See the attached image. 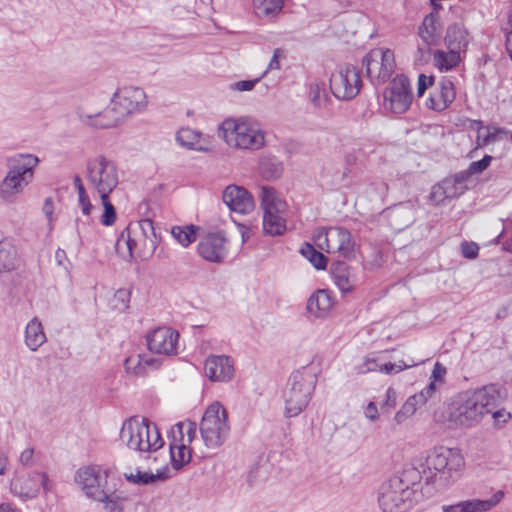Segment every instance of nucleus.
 Here are the masks:
<instances>
[{
	"instance_id": "aec40b11",
	"label": "nucleus",
	"mask_w": 512,
	"mask_h": 512,
	"mask_svg": "<svg viewBox=\"0 0 512 512\" xmlns=\"http://www.w3.org/2000/svg\"><path fill=\"white\" fill-rule=\"evenodd\" d=\"M204 372L210 381L228 382L234 376V360L227 355H210L205 360Z\"/></svg>"
},
{
	"instance_id": "e433bc0d",
	"label": "nucleus",
	"mask_w": 512,
	"mask_h": 512,
	"mask_svg": "<svg viewBox=\"0 0 512 512\" xmlns=\"http://www.w3.org/2000/svg\"><path fill=\"white\" fill-rule=\"evenodd\" d=\"M454 190V183L451 180H444L432 187L430 192V199L435 205L441 204L446 198L454 197L456 193Z\"/></svg>"
},
{
	"instance_id": "0e129e2a",
	"label": "nucleus",
	"mask_w": 512,
	"mask_h": 512,
	"mask_svg": "<svg viewBox=\"0 0 512 512\" xmlns=\"http://www.w3.org/2000/svg\"><path fill=\"white\" fill-rule=\"evenodd\" d=\"M33 455H34V450L32 448L25 449L20 454L19 460H20L21 464L24 465V466L32 465V463H33Z\"/></svg>"
},
{
	"instance_id": "13d9d810",
	"label": "nucleus",
	"mask_w": 512,
	"mask_h": 512,
	"mask_svg": "<svg viewBox=\"0 0 512 512\" xmlns=\"http://www.w3.org/2000/svg\"><path fill=\"white\" fill-rule=\"evenodd\" d=\"M445 374L446 368L439 362H436L432 370L430 382H434L435 384H437V382H443Z\"/></svg>"
},
{
	"instance_id": "72a5a7b5",
	"label": "nucleus",
	"mask_w": 512,
	"mask_h": 512,
	"mask_svg": "<svg viewBox=\"0 0 512 512\" xmlns=\"http://www.w3.org/2000/svg\"><path fill=\"white\" fill-rule=\"evenodd\" d=\"M167 478V468L158 470L157 473L138 471L136 474L131 473L130 475H126L128 481L138 485L156 484L157 482L165 481Z\"/></svg>"
},
{
	"instance_id": "6e6d98bb",
	"label": "nucleus",
	"mask_w": 512,
	"mask_h": 512,
	"mask_svg": "<svg viewBox=\"0 0 512 512\" xmlns=\"http://www.w3.org/2000/svg\"><path fill=\"white\" fill-rule=\"evenodd\" d=\"M479 246L474 242H463L461 244L462 255L467 259H474L477 257Z\"/></svg>"
},
{
	"instance_id": "774afa93",
	"label": "nucleus",
	"mask_w": 512,
	"mask_h": 512,
	"mask_svg": "<svg viewBox=\"0 0 512 512\" xmlns=\"http://www.w3.org/2000/svg\"><path fill=\"white\" fill-rule=\"evenodd\" d=\"M442 511L443 512H464L463 501H460V502L452 504V505H443Z\"/></svg>"
},
{
	"instance_id": "79ce46f5",
	"label": "nucleus",
	"mask_w": 512,
	"mask_h": 512,
	"mask_svg": "<svg viewBox=\"0 0 512 512\" xmlns=\"http://www.w3.org/2000/svg\"><path fill=\"white\" fill-rule=\"evenodd\" d=\"M437 391V384L429 382V384L423 388L419 393L410 396L407 400L413 404L417 410L418 407L423 406L429 399H432Z\"/></svg>"
},
{
	"instance_id": "9b49d317",
	"label": "nucleus",
	"mask_w": 512,
	"mask_h": 512,
	"mask_svg": "<svg viewBox=\"0 0 512 512\" xmlns=\"http://www.w3.org/2000/svg\"><path fill=\"white\" fill-rule=\"evenodd\" d=\"M230 431L228 414L219 402L209 405L200 423V433L203 442L208 448H218L227 439Z\"/></svg>"
},
{
	"instance_id": "e2e57ef3",
	"label": "nucleus",
	"mask_w": 512,
	"mask_h": 512,
	"mask_svg": "<svg viewBox=\"0 0 512 512\" xmlns=\"http://www.w3.org/2000/svg\"><path fill=\"white\" fill-rule=\"evenodd\" d=\"M365 417L374 422L378 419V408L374 402H369L364 411Z\"/></svg>"
},
{
	"instance_id": "a19ab883",
	"label": "nucleus",
	"mask_w": 512,
	"mask_h": 512,
	"mask_svg": "<svg viewBox=\"0 0 512 512\" xmlns=\"http://www.w3.org/2000/svg\"><path fill=\"white\" fill-rule=\"evenodd\" d=\"M300 253L318 270L325 269L327 258L310 243H304Z\"/></svg>"
},
{
	"instance_id": "de8ad7c7",
	"label": "nucleus",
	"mask_w": 512,
	"mask_h": 512,
	"mask_svg": "<svg viewBox=\"0 0 512 512\" xmlns=\"http://www.w3.org/2000/svg\"><path fill=\"white\" fill-rule=\"evenodd\" d=\"M130 292L126 289H119L115 292L111 301L112 307L120 312L129 307Z\"/></svg>"
},
{
	"instance_id": "9d476101",
	"label": "nucleus",
	"mask_w": 512,
	"mask_h": 512,
	"mask_svg": "<svg viewBox=\"0 0 512 512\" xmlns=\"http://www.w3.org/2000/svg\"><path fill=\"white\" fill-rule=\"evenodd\" d=\"M315 387L313 377L303 371H295L283 391L285 416L295 417L308 405Z\"/></svg>"
},
{
	"instance_id": "ddd939ff",
	"label": "nucleus",
	"mask_w": 512,
	"mask_h": 512,
	"mask_svg": "<svg viewBox=\"0 0 512 512\" xmlns=\"http://www.w3.org/2000/svg\"><path fill=\"white\" fill-rule=\"evenodd\" d=\"M86 178L98 195L111 194L119 184L116 164L104 155L87 160Z\"/></svg>"
},
{
	"instance_id": "6e6552de",
	"label": "nucleus",
	"mask_w": 512,
	"mask_h": 512,
	"mask_svg": "<svg viewBox=\"0 0 512 512\" xmlns=\"http://www.w3.org/2000/svg\"><path fill=\"white\" fill-rule=\"evenodd\" d=\"M107 472L99 466L80 468L75 475L76 483L88 498L104 503L106 507L116 505L122 497L107 486Z\"/></svg>"
},
{
	"instance_id": "69168bd1",
	"label": "nucleus",
	"mask_w": 512,
	"mask_h": 512,
	"mask_svg": "<svg viewBox=\"0 0 512 512\" xmlns=\"http://www.w3.org/2000/svg\"><path fill=\"white\" fill-rule=\"evenodd\" d=\"M43 213L46 215V217L51 220L53 212H54V204L51 197H48L45 199L43 204Z\"/></svg>"
},
{
	"instance_id": "6ab92c4d",
	"label": "nucleus",
	"mask_w": 512,
	"mask_h": 512,
	"mask_svg": "<svg viewBox=\"0 0 512 512\" xmlns=\"http://www.w3.org/2000/svg\"><path fill=\"white\" fill-rule=\"evenodd\" d=\"M179 334L168 327H159L147 335L148 349L156 354L172 355L176 352Z\"/></svg>"
},
{
	"instance_id": "603ef678",
	"label": "nucleus",
	"mask_w": 512,
	"mask_h": 512,
	"mask_svg": "<svg viewBox=\"0 0 512 512\" xmlns=\"http://www.w3.org/2000/svg\"><path fill=\"white\" fill-rule=\"evenodd\" d=\"M416 412V409L414 408L413 404L406 400V402L402 405L401 409L397 411L395 414V421L397 423L403 422L408 417L412 416Z\"/></svg>"
},
{
	"instance_id": "4be33fe9",
	"label": "nucleus",
	"mask_w": 512,
	"mask_h": 512,
	"mask_svg": "<svg viewBox=\"0 0 512 512\" xmlns=\"http://www.w3.org/2000/svg\"><path fill=\"white\" fill-rule=\"evenodd\" d=\"M455 97L456 90L453 82L448 78H442L430 92L426 106L431 110L441 112L451 105Z\"/></svg>"
},
{
	"instance_id": "49530a36",
	"label": "nucleus",
	"mask_w": 512,
	"mask_h": 512,
	"mask_svg": "<svg viewBox=\"0 0 512 512\" xmlns=\"http://www.w3.org/2000/svg\"><path fill=\"white\" fill-rule=\"evenodd\" d=\"M309 97L316 108L324 107L328 100V95L324 86L317 83L310 85Z\"/></svg>"
},
{
	"instance_id": "3c124183",
	"label": "nucleus",
	"mask_w": 512,
	"mask_h": 512,
	"mask_svg": "<svg viewBox=\"0 0 512 512\" xmlns=\"http://www.w3.org/2000/svg\"><path fill=\"white\" fill-rule=\"evenodd\" d=\"M492 159V156L485 155L481 160L471 162L466 171V174L474 175L482 173L490 165Z\"/></svg>"
},
{
	"instance_id": "7c9ffc66",
	"label": "nucleus",
	"mask_w": 512,
	"mask_h": 512,
	"mask_svg": "<svg viewBox=\"0 0 512 512\" xmlns=\"http://www.w3.org/2000/svg\"><path fill=\"white\" fill-rule=\"evenodd\" d=\"M331 272L335 284L343 293L352 291L354 283L350 279L349 267L344 261L337 260L333 262Z\"/></svg>"
},
{
	"instance_id": "4468645a",
	"label": "nucleus",
	"mask_w": 512,
	"mask_h": 512,
	"mask_svg": "<svg viewBox=\"0 0 512 512\" xmlns=\"http://www.w3.org/2000/svg\"><path fill=\"white\" fill-rule=\"evenodd\" d=\"M316 246L330 254L337 253L339 257L351 260L355 257V242L351 233L343 227L319 228L315 231Z\"/></svg>"
},
{
	"instance_id": "338daca9",
	"label": "nucleus",
	"mask_w": 512,
	"mask_h": 512,
	"mask_svg": "<svg viewBox=\"0 0 512 512\" xmlns=\"http://www.w3.org/2000/svg\"><path fill=\"white\" fill-rule=\"evenodd\" d=\"M396 391L393 388H388L386 391V400L384 405L389 406L390 408L395 407L396 405Z\"/></svg>"
},
{
	"instance_id": "680f3d73",
	"label": "nucleus",
	"mask_w": 512,
	"mask_h": 512,
	"mask_svg": "<svg viewBox=\"0 0 512 512\" xmlns=\"http://www.w3.org/2000/svg\"><path fill=\"white\" fill-rule=\"evenodd\" d=\"M381 364H378V362L375 359H366V361L359 367V371L361 373H367L371 371H380Z\"/></svg>"
},
{
	"instance_id": "c756f323",
	"label": "nucleus",
	"mask_w": 512,
	"mask_h": 512,
	"mask_svg": "<svg viewBox=\"0 0 512 512\" xmlns=\"http://www.w3.org/2000/svg\"><path fill=\"white\" fill-rule=\"evenodd\" d=\"M504 492L498 490L488 499H471L463 501L464 512H487L497 506L503 499Z\"/></svg>"
},
{
	"instance_id": "09e8293b",
	"label": "nucleus",
	"mask_w": 512,
	"mask_h": 512,
	"mask_svg": "<svg viewBox=\"0 0 512 512\" xmlns=\"http://www.w3.org/2000/svg\"><path fill=\"white\" fill-rule=\"evenodd\" d=\"M391 216L393 219H396L400 216H405V220L399 224V226L406 227L410 223H412L414 214L409 205L399 204L394 206L391 211Z\"/></svg>"
},
{
	"instance_id": "423d86ee",
	"label": "nucleus",
	"mask_w": 512,
	"mask_h": 512,
	"mask_svg": "<svg viewBox=\"0 0 512 512\" xmlns=\"http://www.w3.org/2000/svg\"><path fill=\"white\" fill-rule=\"evenodd\" d=\"M120 440L129 449L146 453L147 457L155 455L153 457L155 461L158 458V451L164 445L157 426L147 419L130 418L126 420L120 431Z\"/></svg>"
},
{
	"instance_id": "2eb2a0df",
	"label": "nucleus",
	"mask_w": 512,
	"mask_h": 512,
	"mask_svg": "<svg viewBox=\"0 0 512 512\" xmlns=\"http://www.w3.org/2000/svg\"><path fill=\"white\" fill-rule=\"evenodd\" d=\"M367 78L372 84L378 85L386 82L394 72L395 57L390 49H372L363 59Z\"/></svg>"
},
{
	"instance_id": "7ed1b4c3",
	"label": "nucleus",
	"mask_w": 512,
	"mask_h": 512,
	"mask_svg": "<svg viewBox=\"0 0 512 512\" xmlns=\"http://www.w3.org/2000/svg\"><path fill=\"white\" fill-rule=\"evenodd\" d=\"M420 480L415 468L404 470L401 476H393L380 487L378 503L384 512H406L414 504V486Z\"/></svg>"
},
{
	"instance_id": "a211bd4d",
	"label": "nucleus",
	"mask_w": 512,
	"mask_h": 512,
	"mask_svg": "<svg viewBox=\"0 0 512 512\" xmlns=\"http://www.w3.org/2000/svg\"><path fill=\"white\" fill-rule=\"evenodd\" d=\"M197 252L207 262H223L229 252L228 240L224 232H211L203 236L198 242Z\"/></svg>"
},
{
	"instance_id": "1a4fd4ad",
	"label": "nucleus",
	"mask_w": 512,
	"mask_h": 512,
	"mask_svg": "<svg viewBox=\"0 0 512 512\" xmlns=\"http://www.w3.org/2000/svg\"><path fill=\"white\" fill-rule=\"evenodd\" d=\"M261 206L263 209V232L269 236H281L285 233L287 203L282 200L273 187L261 188Z\"/></svg>"
},
{
	"instance_id": "c9c22d12",
	"label": "nucleus",
	"mask_w": 512,
	"mask_h": 512,
	"mask_svg": "<svg viewBox=\"0 0 512 512\" xmlns=\"http://www.w3.org/2000/svg\"><path fill=\"white\" fill-rule=\"evenodd\" d=\"M460 62V54L449 49L448 52L438 50L434 53V65L440 71H448Z\"/></svg>"
},
{
	"instance_id": "4c0bfd02",
	"label": "nucleus",
	"mask_w": 512,
	"mask_h": 512,
	"mask_svg": "<svg viewBox=\"0 0 512 512\" xmlns=\"http://www.w3.org/2000/svg\"><path fill=\"white\" fill-rule=\"evenodd\" d=\"M111 111H112V105L110 104L109 108H107L104 111L99 112L95 115L82 114L81 120L83 123H85L89 126L95 127V128H99V129H107V128L115 127L118 124H111V125L107 124L109 122L108 117H109V115L111 116V114L108 112H111Z\"/></svg>"
},
{
	"instance_id": "8fccbe9b",
	"label": "nucleus",
	"mask_w": 512,
	"mask_h": 512,
	"mask_svg": "<svg viewBox=\"0 0 512 512\" xmlns=\"http://www.w3.org/2000/svg\"><path fill=\"white\" fill-rule=\"evenodd\" d=\"M424 360L419 361H411L410 363H406L404 361H399L398 363H385L381 364L380 366V372L385 374H391V373H398L404 369L419 365L423 363Z\"/></svg>"
},
{
	"instance_id": "412c9836",
	"label": "nucleus",
	"mask_w": 512,
	"mask_h": 512,
	"mask_svg": "<svg viewBox=\"0 0 512 512\" xmlns=\"http://www.w3.org/2000/svg\"><path fill=\"white\" fill-rule=\"evenodd\" d=\"M48 477L45 473L33 472L27 475V477H17L11 482V490L14 494L21 498H33L35 497L40 488L42 487L45 491L49 490Z\"/></svg>"
},
{
	"instance_id": "f3484780",
	"label": "nucleus",
	"mask_w": 512,
	"mask_h": 512,
	"mask_svg": "<svg viewBox=\"0 0 512 512\" xmlns=\"http://www.w3.org/2000/svg\"><path fill=\"white\" fill-rule=\"evenodd\" d=\"M413 100V95L408 78L401 74L390 82L384 91L385 109L401 114L406 112Z\"/></svg>"
},
{
	"instance_id": "bb28decb",
	"label": "nucleus",
	"mask_w": 512,
	"mask_h": 512,
	"mask_svg": "<svg viewBox=\"0 0 512 512\" xmlns=\"http://www.w3.org/2000/svg\"><path fill=\"white\" fill-rule=\"evenodd\" d=\"M43 326L37 317L30 320L25 328V344L31 351H36L46 342Z\"/></svg>"
},
{
	"instance_id": "c03bdc74",
	"label": "nucleus",
	"mask_w": 512,
	"mask_h": 512,
	"mask_svg": "<svg viewBox=\"0 0 512 512\" xmlns=\"http://www.w3.org/2000/svg\"><path fill=\"white\" fill-rule=\"evenodd\" d=\"M109 195L110 194L99 195L104 208V212L100 217V222L103 226H112L117 219L116 210L110 201Z\"/></svg>"
},
{
	"instance_id": "5701e85b",
	"label": "nucleus",
	"mask_w": 512,
	"mask_h": 512,
	"mask_svg": "<svg viewBox=\"0 0 512 512\" xmlns=\"http://www.w3.org/2000/svg\"><path fill=\"white\" fill-rule=\"evenodd\" d=\"M222 197L229 209L239 214H247L254 208L252 196L242 187L230 185L226 187Z\"/></svg>"
},
{
	"instance_id": "20e7f679",
	"label": "nucleus",
	"mask_w": 512,
	"mask_h": 512,
	"mask_svg": "<svg viewBox=\"0 0 512 512\" xmlns=\"http://www.w3.org/2000/svg\"><path fill=\"white\" fill-rule=\"evenodd\" d=\"M39 158L33 154H16L6 159L7 173L0 181V199L13 203L31 183Z\"/></svg>"
},
{
	"instance_id": "58836bf2",
	"label": "nucleus",
	"mask_w": 512,
	"mask_h": 512,
	"mask_svg": "<svg viewBox=\"0 0 512 512\" xmlns=\"http://www.w3.org/2000/svg\"><path fill=\"white\" fill-rule=\"evenodd\" d=\"M478 125V135H477V147H484L490 143H494L498 141L500 134H506L507 130L503 128H494L493 131H490L489 128H484L481 121H475Z\"/></svg>"
},
{
	"instance_id": "5fc2aeb1",
	"label": "nucleus",
	"mask_w": 512,
	"mask_h": 512,
	"mask_svg": "<svg viewBox=\"0 0 512 512\" xmlns=\"http://www.w3.org/2000/svg\"><path fill=\"white\" fill-rule=\"evenodd\" d=\"M285 57V53H284V50L281 49V48H276L274 51H273V56L267 66V69L264 71L263 75L264 76L265 74H267L268 71H271V70H279L280 69V59L284 58Z\"/></svg>"
},
{
	"instance_id": "864d4df0",
	"label": "nucleus",
	"mask_w": 512,
	"mask_h": 512,
	"mask_svg": "<svg viewBox=\"0 0 512 512\" xmlns=\"http://www.w3.org/2000/svg\"><path fill=\"white\" fill-rule=\"evenodd\" d=\"M416 412V409L414 408L413 404L406 400V402L402 405L401 409L397 411L395 414V421L397 423L403 422L408 417L412 416Z\"/></svg>"
},
{
	"instance_id": "39448f33",
	"label": "nucleus",
	"mask_w": 512,
	"mask_h": 512,
	"mask_svg": "<svg viewBox=\"0 0 512 512\" xmlns=\"http://www.w3.org/2000/svg\"><path fill=\"white\" fill-rule=\"evenodd\" d=\"M159 241L153 221L144 218L131 222L125 228L116 242V249L118 253L124 254L123 249L126 248L127 256L130 258H147L154 254Z\"/></svg>"
},
{
	"instance_id": "f704fd0d",
	"label": "nucleus",
	"mask_w": 512,
	"mask_h": 512,
	"mask_svg": "<svg viewBox=\"0 0 512 512\" xmlns=\"http://www.w3.org/2000/svg\"><path fill=\"white\" fill-rule=\"evenodd\" d=\"M199 227L193 224L185 226H173L171 228L172 237L182 246L188 247L197 238Z\"/></svg>"
},
{
	"instance_id": "2f4dec72",
	"label": "nucleus",
	"mask_w": 512,
	"mask_h": 512,
	"mask_svg": "<svg viewBox=\"0 0 512 512\" xmlns=\"http://www.w3.org/2000/svg\"><path fill=\"white\" fill-rule=\"evenodd\" d=\"M445 42L448 49L460 54L468 44L466 30L459 25L450 26L445 36Z\"/></svg>"
},
{
	"instance_id": "0eeeda50",
	"label": "nucleus",
	"mask_w": 512,
	"mask_h": 512,
	"mask_svg": "<svg viewBox=\"0 0 512 512\" xmlns=\"http://www.w3.org/2000/svg\"><path fill=\"white\" fill-rule=\"evenodd\" d=\"M218 136L229 146L243 150H258L265 145V134L250 118H227L218 128Z\"/></svg>"
},
{
	"instance_id": "dca6fc26",
	"label": "nucleus",
	"mask_w": 512,
	"mask_h": 512,
	"mask_svg": "<svg viewBox=\"0 0 512 512\" xmlns=\"http://www.w3.org/2000/svg\"><path fill=\"white\" fill-rule=\"evenodd\" d=\"M361 88V76L352 65H340L330 77V89L341 100H350L358 95Z\"/></svg>"
},
{
	"instance_id": "052dcab7",
	"label": "nucleus",
	"mask_w": 512,
	"mask_h": 512,
	"mask_svg": "<svg viewBox=\"0 0 512 512\" xmlns=\"http://www.w3.org/2000/svg\"><path fill=\"white\" fill-rule=\"evenodd\" d=\"M78 205L84 216H89L92 213V210L94 209V206L90 201L89 195L78 198Z\"/></svg>"
},
{
	"instance_id": "cd10ccee",
	"label": "nucleus",
	"mask_w": 512,
	"mask_h": 512,
	"mask_svg": "<svg viewBox=\"0 0 512 512\" xmlns=\"http://www.w3.org/2000/svg\"><path fill=\"white\" fill-rule=\"evenodd\" d=\"M156 365H158L156 359L141 354L129 356L124 362L127 373L135 376L145 375L148 367H154Z\"/></svg>"
},
{
	"instance_id": "b1692460",
	"label": "nucleus",
	"mask_w": 512,
	"mask_h": 512,
	"mask_svg": "<svg viewBox=\"0 0 512 512\" xmlns=\"http://www.w3.org/2000/svg\"><path fill=\"white\" fill-rule=\"evenodd\" d=\"M418 35L422 41V44L418 45V52L422 56L430 54L431 46L437 45L441 38L436 20L432 14L424 18L418 29Z\"/></svg>"
},
{
	"instance_id": "393cba45",
	"label": "nucleus",
	"mask_w": 512,
	"mask_h": 512,
	"mask_svg": "<svg viewBox=\"0 0 512 512\" xmlns=\"http://www.w3.org/2000/svg\"><path fill=\"white\" fill-rule=\"evenodd\" d=\"M333 301L328 290L319 289L314 292L307 301V311L317 317H326L332 309Z\"/></svg>"
},
{
	"instance_id": "bf43d9fd",
	"label": "nucleus",
	"mask_w": 512,
	"mask_h": 512,
	"mask_svg": "<svg viewBox=\"0 0 512 512\" xmlns=\"http://www.w3.org/2000/svg\"><path fill=\"white\" fill-rule=\"evenodd\" d=\"M260 78L254 79V80H242L234 83L232 85V89L237 91H250L252 90L256 83H258Z\"/></svg>"
},
{
	"instance_id": "a878e982",
	"label": "nucleus",
	"mask_w": 512,
	"mask_h": 512,
	"mask_svg": "<svg viewBox=\"0 0 512 512\" xmlns=\"http://www.w3.org/2000/svg\"><path fill=\"white\" fill-rule=\"evenodd\" d=\"M258 170L260 176L266 181L279 179L284 171L283 162L271 154H263L259 158Z\"/></svg>"
},
{
	"instance_id": "37998d69",
	"label": "nucleus",
	"mask_w": 512,
	"mask_h": 512,
	"mask_svg": "<svg viewBox=\"0 0 512 512\" xmlns=\"http://www.w3.org/2000/svg\"><path fill=\"white\" fill-rule=\"evenodd\" d=\"M196 431V424L187 420L176 424L175 429L173 430V436H176V433H178L180 435L179 440L190 445L196 436Z\"/></svg>"
},
{
	"instance_id": "f8f14e48",
	"label": "nucleus",
	"mask_w": 512,
	"mask_h": 512,
	"mask_svg": "<svg viewBox=\"0 0 512 512\" xmlns=\"http://www.w3.org/2000/svg\"><path fill=\"white\" fill-rule=\"evenodd\" d=\"M148 104L145 91L140 87L124 86L116 90L111 99L112 111L109 112L108 125L119 124L126 117L142 112Z\"/></svg>"
},
{
	"instance_id": "4d7b16f0",
	"label": "nucleus",
	"mask_w": 512,
	"mask_h": 512,
	"mask_svg": "<svg viewBox=\"0 0 512 512\" xmlns=\"http://www.w3.org/2000/svg\"><path fill=\"white\" fill-rule=\"evenodd\" d=\"M434 82L433 76H426L424 74H420L418 77V87H417V95L420 97L424 94L425 90L431 86Z\"/></svg>"
},
{
	"instance_id": "f257e3e1",
	"label": "nucleus",
	"mask_w": 512,
	"mask_h": 512,
	"mask_svg": "<svg viewBox=\"0 0 512 512\" xmlns=\"http://www.w3.org/2000/svg\"><path fill=\"white\" fill-rule=\"evenodd\" d=\"M501 400L502 395L496 385L468 390L436 411L434 419L450 429L473 427L480 423L484 415L491 413Z\"/></svg>"
},
{
	"instance_id": "f03ea898",
	"label": "nucleus",
	"mask_w": 512,
	"mask_h": 512,
	"mask_svg": "<svg viewBox=\"0 0 512 512\" xmlns=\"http://www.w3.org/2000/svg\"><path fill=\"white\" fill-rule=\"evenodd\" d=\"M414 468L420 472V479L426 483L445 488L454 483L464 467V458L457 449L439 446L433 448L425 462L416 463Z\"/></svg>"
},
{
	"instance_id": "ea45409f",
	"label": "nucleus",
	"mask_w": 512,
	"mask_h": 512,
	"mask_svg": "<svg viewBox=\"0 0 512 512\" xmlns=\"http://www.w3.org/2000/svg\"><path fill=\"white\" fill-rule=\"evenodd\" d=\"M16 266V251L7 243L0 242V273L9 272Z\"/></svg>"
},
{
	"instance_id": "c85d7f7f",
	"label": "nucleus",
	"mask_w": 512,
	"mask_h": 512,
	"mask_svg": "<svg viewBox=\"0 0 512 512\" xmlns=\"http://www.w3.org/2000/svg\"><path fill=\"white\" fill-rule=\"evenodd\" d=\"M173 441L170 443V458L174 469L179 470L184 465L188 464L191 460V451L184 441L177 440L173 436Z\"/></svg>"
},
{
	"instance_id": "473e14b6",
	"label": "nucleus",
	"mask_w": 512,
	"mask_h": 512,
	"mask_svg": "<svg viewBox=\"0 0 512 512\" xmlns=\"http://www.w3.org/2000/svg\"><path fill=\"white\" fill-rule=\"evenodd\" d=\"M200 138L201 134L190 128H181L176 133V141L180 146L197 151H207V148L200 145Z\"/></svg>"
},
{
	"instance_id": "a18cd8bd",
	"label": "nucleus",
	"mask_w": 512,
	"mask_h": 512,
	"mask_svg": "<svg viewBox=\"0 0 512 512\" xmlns=\"http://www.w3.org/2000/svg\"><path fill=\"white\" fill-rule=\"evenodd\" d=\"M284 0H253L255 9L259 14L270 15L279 12Z\"/></svg>"
}]
</instances>
